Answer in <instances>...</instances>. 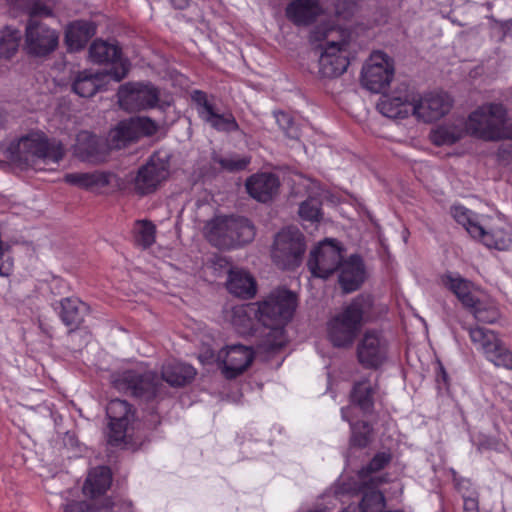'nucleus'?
Returning <instances> with one entry per match:
<instances>
[{
    "instance_id": "nucleus-55",
    "label": "nucleus",
    "mask_w": 512,
    "mask_h": 512,
    "mask_svg": "<svg viewBox=\"0 0 512 512\" xmlns=\"http://www.w3.org/2000/svg\"><path fill=\"white\" fill-rule=\"evenodd\" d=\"M5 123V114L2 110H0V129L4 126Z\"/></svg>"
},
{
    "instance_id": "nucleus-35",
    "label": "nucleus",
    "mask_w": 512,
    "mask_h": 512,
    "mask_svg": "<svg viewBox=\"0 0 512 512\" xmlns=\"http://www.w3.org/2000/svg\"><path fill=\"white\" fill-rule=\"evenodd\" d=\"M196 372L195 369L187 364L170 361L162 369V379L171 386H182L191 381Z\"/></svg>"
},
{
    "instance_id": "nucleus-54",
    "label": "nucleus",
    "mask_w": 512,
    "mask_h": 512,
    "mask_svg": "<svg viewBox=\"0 0 512 512\" xmlns=\"http://www.w3.org/2000/svg\"><path fill=\"white\" fill-rule=\"evenodd\" d=\"M170 1L178 9H183L188 4V0H170Z\"/></svg>"
},
{
    "instance_id": "nucleus-49",
    "label": "nucleus",
    "mask_w": 512,
    "mask_h": 512,
    "mask_svg": "<svg viewBox=\"0 0 512 512\" xmlns=\"http://www.w3.org/2000/svg\"><path fill=\"white\" fill-rule=\"evenodd\" d=\"M278 126L284 130L288 137L296 139L299 137L298 129L294 127L291 117L285 112H276L274 114Z\"/></svg>"
},
{
    "instance_id": "nucleus-45",
    "label": "nucleus",
    "mask_w": 512,
    "mask_h": 512,
    "mask_svg": "<svg viewBox=\"0 0 512 512\" xmlns=\"http://www.w3.org/2000/svg\"><path fill=\"white\" fill-rule=\"evenodd\" d=\"M136 243L146 248L155 241V227L150 222L138 221L135 224Z\"/></svg>"
},
{
    "instance_id": "nucleus-3",
    "label": "nucleus",
    "mask_w": 512,
    "mask_h": 512,
    "mask_svg": "<svg viewBox=\"0 0 512 512\" xmlns=\"http://www.w3.org/2000/svg\"><path fill=\"white\" fill-rule=\"evenodd\" d=\"M467 135L486 142L512 140V121L500 103H484L475 108L465 120Z\"/></svg>"
},
{
    "instance_id": "nucleus-36",
    "label": "nucleus",
    "mask_w": 512,
    "mask_h": 512,
    "mask_svg": "<svg viewBox=\"0 0 512 512\" xmlns=\"http://www.w3.org/2000/svg\"><path fill=\"white\" fill-rule=\"evenodd\" d=\"M465 134H467L465 131V121L457 120L434 129L431 133V139L436 145H452Z\"/></svg>"
},
{
    "instance_id": "nucleus-24",
    "label": "nucleus",
    "mask_w": 512,
    "mask_h": 512,
    "mask_svg": "<svg viewBox=\"0 0 512 512\" xmlns=\"http://www.w3.org/2000/svg\"><path fill=\"white\" fill-rule=\"evenodd\" d=\"M359 491L362 494L360 503L361 512H383L385 507V499L383 494L377 490V485L360 483L359 487H352L350 483H343L336 492L340 495L350 494Z\"/></svg>"
},
{
    "instance_id": "nucleus-10",
    "label": "nucleus",
    "mask_w": 512,
    "mask_h": 512,
    "mask_svg": "<svg viewBox=\"0 0 512 512\" xmlns=\"http://www.w3.org/2000/svg\"><path fill=\"white\" fill-rule=\"evenodd\" d=\"M469 336L487 361L495 367L512 370V351L495 331L477 326L469 329Z\"/></svg>"
},
{
    "instance_id": "nucleus-26",
    "label": "nucleus",
    "mask_w": 512,
    "mask_h": 512,
    "mask_svg": "<svg viewBox=\"0 0 512 512\" xmlns=\"http://www.w3.org/2000/svg\"><path fill=\"white\" fill-rule=\"evenodd\" d=\"M366 273L362 260L351 256L340 265L339 283L345 292L355 291L365 280Z\"/></svg>"
},
{
    "instance_id": "nucleus-31",
    "label": "nucleus",
    "mask_w": 512,
    "mask_h": 512,
    "mask_svg": "<svg viewBox=\"0 0 512 512\" xmlns=\"http://www.w3.org/2000/svg\"><path fill=\"white\" fill-rule=\"evenodd\" d=\"M112 483L111 471L108 467L99 466L93 468L83 485V493L91 498L103 495Z\"/></svg>"
},
{
    "instance_id": "nucleus-12",
    "label": "nucleus",
    "mask_w": 512,
    "mask_h": 512,
    "mask_svg": "<svg viewBox=\"0 0 512 512\" xmlns=\"http://www.w3.org/2000/svg\"><path fill=\"white\" fill-rule=\"evenodd\" d=\"M358 362L365 368H379L388 360L389 341L378 330H367L357 344Z\"/></svg>"
},
{
    "instance_id": "nucleus-17",
    "label": "nucleus",
    "mask_w": 512,
    "mask_h": 512,
    "mask_svg": "<svg viewBox=\"0 0 512 512\" xmlns=\"http://www.w3.org/2000/svg\"><path fill=\"white\" fill-rule=\"evenodd\" d=\"M170 173V154L167 151L154 153L135 179V186L142 194L154 191Z\"/></svg>"
},
{
    "instance_id": "nucleus-4",
    "label": "nucleus",
    "mask_w": 512,
    "mask_h": 512,
    "mask_svg": "<svg viewBox=\"0 0 512 512\" xmlns=\"http://www.w3.org/2000/svg\"><path fill=\"white\" fill-rule=\"evenodd\" d=\"M440 283L451 291L478 321L494 323L498 319L499 314L495 304L480 288L461 275L446 273L441 276Z\"/></svg>"
},
{
    "instance_id": "nucleus-21",
    "label": "nucleus",
    "mask_w": 512,
    "mask_h": 512,
    "mask_svg": "<svg viewBox=\"0 0 512 512\" xmlns=\"http://www.w3.org/2000/svg\"><path fill=\"white\" fill-rule=\"evenodd\" d=\"M172 102L170 96L149 83H136L130 85V110H145L163 108Z\"/></svg>"
},
{
    "instance_id": "nucleus-29",
    "label": "nucleus",
    "mask_w": 512,
    "mask_h": 512,
    "mask_svg": "<svg viewBox=\"0 0 512 512\" xmlns=\"http://www.w3.org/2000/svg\"><path fill=\"white\" fill-rule=\"evenodd\" d=\"M111 174L103 171L73 172L64 176V181L72 186L96 191L110 183Z\"/></svg>"
},
{
    "instance_id": "nucleus-14",
    "label": "nucleus",
    "mask_w": 512,
    "mask_h": 512,
    "mask_svg": "<svg viewBox=\"0 0 512 512\" xmlns=\"http://www.w3.org/2000/svg\"><path fill=\"white\" fill-rule=\"evenodd\" d=\"M59 35L56 30L43 22L30 19L25 28L24 49L33 56H46L58 46Z\"/></svg>"
},
{
    "instance_id": "nucleus-33",
    "label": "nucleus",
    "mask_w": 512,
    "mask_h": 512,
    "mask_svg": "<svg viewBox=\"0 0 512 512\" xmlns=\"http://www.w3.org/2000/svg\"><path fill=\"white\" fill-rule=\"evenodd\" d=\"M228 290L239 297H253L256 293L254 278L241 269H230L227 280Z\"/></svg>"
},
{
    "instance_id": "nucleus-16",
    "label": "nucleus",
    "mask_w": 512,
    "mask_h": 512,
    "mask_svg": "<svg viewBox=\"0 0 512 512\" xmlns=\"http://www.w3.org/2000/svg\"><path fill=\"white\" fill-rule=\"evenodd\" d=\"M341 259V247L336 241L326 239L311 251L308 267L313 276L327 278L340 267Z\"/></svg>"
},
{
    "instance_id": "nucleus-40",
    "label": "nucleus",
    "mask_w": 512,
    "mask_h": 512,
    "mask_svg": "<svg viewBox=\"0 0 512 512\" xmlns=\"http://www.w3.org/2000/svg\"><path fill=\"white\" fill-rule=\"evenodd\" d=\"M390 461V455L386 452H382L377 454L372 461L370 462L369 466L363 470H361L358 475V481L360 483H368V484H375L378 485L379 479L374 477L372 475L373 472L381 469L384 467L385 464H387Z\"/></svg>"
},
{
    "instance_id": "nucleus-52",
    "label": "nucleus",
    "mask_w": 512,
    "mask_h": 512,
    "mask_svg": "<svg viewBox=\"0 0 512 512\" xmlns=\"http://www.w3.org/2000/svg\"><path fill=\"white\" fill-rule=\"evenodd\" d=\"M464 512H478V501L473 497L465 498Z\"/></svg>"
},
{
    "instance_id": "nucleus-11",
    "label": "nucleus",
    "mask_w": 512,
    "mask_h": 512,
    "mask_svg": "<svg viewBox=\"0 0 512 512\" xmlns=\"http://www.w3.org/2000/svg\"><path fill=\"white\" fill-rule=\"evenodd\" d=\"M393 77L394 62L382 51H374L362 68V84L374 93H380L388 87Z\"/></svg>"
},
{
    "instance_id": "nucleus-28",
    "label": "nucleus",
    "mask_w": 512,
    "mask_h": 512,
    "mask_svg": "<svg viewBox=\"0 0 512 512\" xmlns=\"http://www.w3.org/2000/svg\"><path fill=\"white\" fill-rule=\"evenodd\" d=\"M278 187V179L267 173L253 175L246 181V189L250 196L261 202L270 200Z\"/></svg>"
},
{
    "instance_id": "nucleus-18",
    "label": "nucleus",
    "mask_w": 512,
    "mask_h": 512,
    "mask_svg": "<svg viewBox=\"0 0 512 512\" xmlns=\"http://www.w3.org/2000/svg\"><path fill=\"white\" fill-rule=\"evenodd\" d=\"M254 351L251 347L232 344L219 350L217 354V363L222 374L233 379L246 371L254 360Z\"/></svg>"
},
{
    "instance_id": "nucleus-6",
    "label": "nucleus",
    "mask_w": 512,
    "mask_h": 512,
    "mask_svg": "<svg viewBox=\"0 0 512 512\" xmlns=\"http://www.w3.org/2000/svg\"><path fill=\"white\" fill-rule=\"evenodd\" d=\"M284 302L280 312H270L273 305L277 304L275 297L267 302L249 303L246 305L236 306L232 310V325L238 333L246 335L252 334L258 330V326L262 325V319H275L279 317L287 318L291 312L293 300L289 294L284 293L282 296Z\"/></svg>"
},
{
    "instance_id": "nucleus-19",
    "label": "nucleus",
    "mask_w": 512,
    "mask_h": 512,
    "mask_svg": "<svg viewBox=\"0 0 512 512\" xmlns=\"http://www.w3.org/2000/svg\"><path fill=\"white\" fill-rule=\"evenodd\" d=\"M414 117L418 121L431 123L444 117L453 106L452 97L446 92H430L424 95L416 92Z\"/></svg>"
},
{
    "instance_id": "nucleus-51",
    "label": "nucleus",
    "mask_w": 512,
    "mask_h": 512,
    "mask_svg": "<svg viewBox=\"0 0 512 512\" xmlns=\"http://www.w3.org/2000/svg\"><path fill=\"white\" fill-rule=\"evenodd\" d=\"M118 103L124 110L128 109V87L126 84L121 85L119 88Z\"/></svg>"
},
{
    "instance_id": "nucleus-41",
    "label": "nucleus",
    "mask_w": 512,
    "mask_h": 512,
    "mask_svg": "<svg viewBox=\"0 0 512 512\" xmlns=\"http://www.w3.org/2000/svg\"><path fill=\"white\" fill-rule=\"evenodd\" d=\"M158 130L156 122L150 118L138 117L130 119V141L142 136H151Z\"/></svg>"
},
{
    "instance_id": "nucleus-50",
    "label": "nucleus",
    "mask_w": 512,
    "mask_h": 512,
    "mask_svg": "<svg viewBox=\"0 0 512 512\" xmlns=\"http://www.w3.org/2000/svg\"><path fill=\"white\" fill-rule=\"evenodd\" d=\"M249 159L246 157H234L228 158L221 161L222 167L228 170H240L247 166Z\"/></svg>"
},
{
    "instance_id": "nucleus-38",
    "label": "nucleus",
    "mask_w": 512,
    "mask_h": 512,
    "mask_svg": "<svg viewBox=\"0 0 512 512\" xmlns=\"http://www.w3.org/2000/svg\"><path fill=\"white\" fill-rule=\"evenodd\" d=\"M9 2L11 5H16L18 8L25 11L32 18L38 16L48 17L53 13V6L42 0H9Z\"/></svg>"
},
{
    "instance_id": "nucleus-5",
    "label": "nucleus",
    "mask_w": 512,
    "mask_h": 512,
    "mask_svg": "<svg viewBox=\"0 0 512 512\" xmlns=\"http://www.w3.org/2000/svg\"><path fill=\"white\" fill-rule=\"evenodd\" d=\"M204 235L212 245L229 249L251 242L255 230L247 219L216 216L205 225Z\"/></svg>"
},
{
    "instance_id": "nucleus-7",
    "label": "nucleus",
    "mask_w": 512,
    "mask_h": 512,
    "mask_svg": "<svg viewBox=\"0 0 512 512\" xmlns=\"http://www.w3.org/2000/svg\"><path fill=\"white\" fill-rule=\"evenodd\" d=\"M16 153L18 160L27 166L44 170L49 163H59L64 156V149L60 142H49L43 133L34 132L18 140Z\"/></svg>"
},
{
    "instance_id": "nucleus-42",
    "label": "nucleus",
    "mask_w": 512,
    "mask_h": 512,
    "mask_svg": "<svg viewBox=\"0 0 512 512\" xmlns=\"http://www.w3.org/2000/svg\"><path fill=\"white\" fill-rule=\"evenodd\" d=\"M327 9L338 19L348 20L357 13L358 6L353 0H329Z\"/></svg>"
},
{
    "instance_id": "nucleus-53",
    "label": "nucleus",
    "mask_w": 512,
    "mask_h": 512,
    "mask_svg": "<svg viewBox=\"0 0 512 512\" xmlns=\"http://www.w3.org/2000/svg\"><path fill=\"white\" fill-rule=\"evenodd\" d=\"M84 503L71 502L65 506V512H84Z\"/></svg>"
},
{
    "instance_id": "nucleus-37",
    "label": "nucleus",
    "mask_w": 512,
    "mask_h": 512,
    "mask_svg": "<svg viewBox=\"0 0 512 512\" xmlns=\"http://www.w3.org/2000/svg\"><path fill=\"white\" fill-rule=\"evenodd\" d=\"M21 33L19 30L6 27L0 32V58L9 59L18 50Z\"/></svg>"
},
{
    "instance_id": "nucleus-20",
    "label": "nucleus",
    "mask_w": 512,
    "mask_h": 512,
    "mask_svg": "<svg viewBox=\"0 0 512 512\" xmlns=\"http://www.w3.org/2000/svg\"><path fill=\"white\" fill-rule=\"evenodd\" d=\"M286 293V294H289L293 300V307L291 309V312L289 314V316L287 318L285 317H279V318H275V319H262V325L269 328L270 329V332L268 334L269 338H272L271 340L269 339L268 340V346L271 348V349H276V348H280L284 345L285 343V337H284V330H283V325L286 324L288 321L291 320V318L293 317V314L295 312V309L297 307V297L294 293H292L291 291L289 290H286V289H279V290H276V291H273L272 293H270L262 302H267L269 301L272 297H275L276 298V301L278 302L277 304L273 305V308L270 309V312H273L275 311L276 313L277 312H280V309H281V306L283 305V302L284 300L282 299L283 297V294Z\"/></svg>"
},
{
    "instance_id": "nucleus-34",
    "label": "nucleus",
    "mask_w": 512,
    "mask_h": 512,
    "mask_svg": "<svg viewBox=\"0 0 512 512\" xmlns=\"http://www.w3.org/2000/svg\"><path fill=\"white\" fill-rule=\"evenodd\" d=\"M89 56L95 63H115L120 60L121 48L115 40L97 39L93 41L89 48Z\"/></svg>"
},
{
    "instance_id": "nucleus-8",
    "label": "nucleus",
    "mask_w": 512,
    "mask_h": 512,
    "mask_svg": "<svg viewBox=\"0 0 512 512\" xmlns=\"http://www.w3.org/2000/svg\"><path fill=\"white\" fill-rule=\"evenodd\" d=\"M370 303L364 298H357L327 323V335L336 347L350 346L361 326L364 311Z\"/></svg>"
},
{
    "instance_id": "nucleus-23",
    "label": "nucleus",
    "mask_w": 512,
    "mask_h": 512,
    "mask_svg": "<svg viewBox=\"0 0 512 512\" xmlns=\"http://www.w3.org/2000/svg\"><path fill=\"white\" fill-rule=\"evenodd\" d=\"M74 154L81 161L100 163L106 160L107 149L99 137L88 131H82L77 135Z\"/></svg>"
},
{
    "instance_id": "nucleus-15",
    "label": "nucleus",
    "mask_w": 512,
    "mask_h": 512,
    "mask_svg": "<svg viewBox=\"0 0 512 512\" xmlns=\"http://www.w3.org/2000/svg\"><path fill=\"white\" fill-rule=\"evenodd\" d=\"M416 91L401 85L379 100L377 107L381 114L392 119H405L414 116Z\"/></svg>"
},
{
    "instance_id": "nucleus-27",
    "label": "nucleus",
    "mask_w": 512,
    "mask_h": 512,
    "mask_svg": "<svg viewBox=\"0 0 512 512\" xmlns=\"http://www.w3.org/2000/svg\"><path fill=\"white\" fill-rule=\"evenodd\" d=\"M58 315L68 327L76 328L89 312V306L77 297H66L59 301Z\"/></svg>"
},
{
    "instance_id": "nucleus-48",
    "label": "nucleus",
    "mask_w": 512,
    "mask_h": 512,
    "mask_svg": "<svg viewBox=\"0 0 512 512\" xmlns=\"http://www.w3.org/2000/svg\"><path fill=\"white\" fill-rule=\"evenodd\" d=\"M351 429H352V437L351 442L355 446H365L369 439H370V433L371 430L369 426L365 423L362 424H354L351 422Z\"/></svg>"
},
{
    "instance_id": "nucleus-25",
    "label": "nucleus",
    "mask_w": 512,
    "mask_h": 512,
    "mask_svg": "<svg viewBox=\"0 0 512 512\" xmlns=\"http://www.w3.org/2000/svg\"><path fill=\"white\" fill-rule=\"evenodd\" d=\"M319 0H293L286 7V16L297 25H307L324 14Z\"/></svg>"
},
{
    "instance_id": "nucleus-39",
    "label": "nucleus",
    "mask_w": 512,
    "mask_h": 512,
    "mask_svg": "<svg viewBox=\"0 0 512 512\" xmlns=\"http://www.w3.org/2000/svg\"><path fill=\"white\" fill-rule=\"evenodd\" d=\"M128 144V121H120L109 133L105 143L106 149L118 150Z\"/></svg>"
},
{
    "instance_id": "nucleus-9",
    "label": "nucleus",
    "mask_w": 512,
    "mask_h": 512,
    "mask_svg": "<svg viewBox=\"0 0 512 512\" xmlns=\"http://www.w3.org/2000/svg\"><path fill=\"white\" fill-rule=\"evenodd\" d=\"M305 250L303 234L295 227H287L275 236L271 256L279 268L295 269L301 264Z\"/></svg>"
},
{
    "instance_id": "nucleus-46",
    "label": "nucleus",
    "mask_w": 512,
    "mask_h": 512,
    "mask_svg": "<svg viewBox=\"0 0 512 512\" xmlns=\"http://www.w3.org/2000/svg\"><path fill=\"white\" fill-rule=\"evenodd\" d=\"M128 423L109 422L107 438L111 446L119 447L126 445Z\"/></svg>"
},
{
    "instance_id": "nucleus-2",
    "label": "nucleus",
    "mask_w": 512,
    "mask_h": 512,
    "mask_svg": "<svg viewBox=\"0 0 512 512\" xmlns=\"http://www.w3.org/2000/svg\"><path fill=\"white\" fill-rule=\"evenodd\" d=\"M311 39L318 57L319 77L332 79L342 75L349 65V36L336 28L317 29Z\"/></svg>"
},
{
    "instance_id": "nucleus-32",
    "label": "nucleus",
    "mask_w": 512,
    "mask_h": 512,
    "mask_svg": "<svg viewBox=\"0 0 512 512\" xmlns=\"http://www.w3.org/2000/svg\"><path fill=\"white\" fill-rule=\"evenodd\" d=\"M373 389V384L370 380L365 379L357 383L351 395L352 405L349 407V410H352L353 413L356 410L368 411L373 404ZM342 418L351 422L348 416V409H342Z\"/></svg>"
},
{
    "instance_id": "nucleus-22",
    "label": "nucleus",
    "mask_w": 512,
    "mask_h": 512,
    "mask_svg": "<svg viewBox=\"0 0 512 512\" xmlns=\"http://www.w3.org/2000/svg\"><path fill=\"white\" fill-rule=\"evenodd\" d=\"M193 100L195 101L198 115L211 127L220 131H232L237 128L234 117L231 114L217 113L204 93L196 91L193 94Z\"/></svg>"
},
{
    "instance_id": "nucleus-44",
    "label": "nucleus",
    "mask_w": 512,
    "mask_h": 512,
    "mask_svg": "<svg viewBox=\"0 0 512 512\" xmlns=\"http://www.w3.org/2000/svg\"><path fill=\"white\" fill-rule=\"evenodd\" d=\"M109 422L128 423V403L125 400L113 399L106 408Z\"/></svg>"
},
{
    "instance_id": "nucleus-30",
    "label": "nucleus",
    "mask_w": 512,
    "mask_h": 512,
    "mask_svg": "<svg viewBox=\"0 0 512 512\" xmlns=\"http://www.w3.org/2000/svg\"><path fill=\"white\" fill-rule=\"evenodd\" d=\"M95 34V27L88 21H75L65 30V43L69 51H79Z\"/></svg>"
},
{
    "instance_id": "nucleus-13",
    "label": "nucleus",
    "mask_w": 512,
    "mask_h": 512,
    "mask_svg": "<svg viewBox=\"0 0 512 512\" xmlns=\"http://www.w3.org/2000/svg\"><path fill=\"white\" fill-rule=\"evenodd\" d=\"M126 74L127 68L123 63L111 71L83 70L77 74L72 88L80 97H92L98 91L106 90L110 81L120 82Z\"/></svg>"
},
{
    "instance_id": "nucleus-56",
    "label": "nucleus",
    "mask_w": 512,
    "mask_h": 512,
    "mask_svg": "<svg viewBox=\"0 0 512 512\" xmlns=\"http://www.w3.org/2000/svg\"><path fill=\"white\" fill-rule=\"evenodd\" d=\"M356 511H357L356 507L350 505V506L344 508L341 512H356Z\"/></svg>"
},
{
    "instance_id": "nucleus-1",
    "label": "nucleus",
    "mask_w": 512,
    "mask_h": 512,
    "mask_svg": "<svg viewBox=\"0 0 512 512\" xmlns=\"http://www.w3.org/2000/svg\"><path fill=\"white\" fill-rule=\"evenodd\" d=\"M451 215L478 243L488 249L506 251L512 247V223L502 214H477L462 206L451 207Z\"/></svg>"
},
{
    "instance_id": "nucleus-57",
    "label": "nucleus",
    "mask_w": 512,
    "mask_h": 512,
    "mask_svg": "<svg viewBox=\"0 0 512 512\" xmlns=\"http://www.w3.org/2000/svg\"><path fill=\"white\" fill-rule=\"evenodd\" d=\"M326 194L327 193L324 194L322 191H321V193H317L318 196H322V197H326Z\"/></svg>"
},
{
    "instance_id": "nucleus-47",
    "label": "nucleus",
    "mask_w": 512,
    "mask_h": 512,
    "mask_svg": "<svg viewBox=\"0 0 512 512\" xmlns=\"http://www.w3.org/2000/svg\"><path fill=\"white\" fill-rule=\"evenodd\" d=\"M155 377L151 374H146L139 380V383H133L134 394L136 395H145L147 398L152 397L156 393V385L154 382ZM132 388V383L130 382V389Z\"/></svg>"
},
{
    "instance_id": "nucleus-43",
    "label": "nucleus",
    "mask_w": 512,
    "mask_h": 512,
    "mask_svg": "<svg viewBox=\"0 0 512 512\" xmlns=\"http://www.w3.org/2000/svg\"><path fill=\"white\" fill-rule=\"evenodd\" d=\"M299 215L303 221L317 223L322 219L320 210V201L315 197H310L308 200L301 203L299 207Z\"/></svg>"
}]
</instances>
